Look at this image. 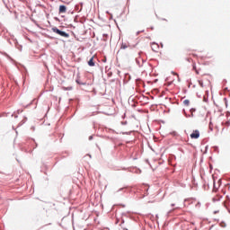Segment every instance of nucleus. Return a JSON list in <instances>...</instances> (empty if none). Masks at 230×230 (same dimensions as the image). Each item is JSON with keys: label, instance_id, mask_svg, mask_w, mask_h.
<instances>
[{"label": "nucleus", "instance_id": "f257e3e1", "mask_svg": "<svg viewBox=\"0 0 230 230\" xmlns=\"http://www.w3.org/2000/svg\"><path fill=\"white\" fill-rule=\"evenodd\" d=\"M52 31H53V33H57L58 35H60V37H64L65 39H69L68 33L58 30V28H57V27H53Z\"/></svg>", "mask_w": 230, "mask_h": 230}, {"label": "nucleus", "instance_id": "f03ea898", "mask_svg": "<svg viewBox=\"0 0 230 230\" xmlns=\"http://www.w3.org/2000/svg\"><path fill=\"white\" fill-rule=\"evenodd\" d=\"M199 84L202 88L209 87V85H211V82L209 81V79L206 78L199 80Z\"/></svg>", "mask_w": 230, "mask_h": 230}, {"label": "nucleus", "instance_id": "7ed1b4c3", "mask_svg": "<svg viewBox=\"0 0 230 230\" xmlns=\"http://www.w3.org/2000/svg\"><path fill=\"white\" fill-rule=\"evenodd\" d=\"M200 137V131L199 129H195L192 131L190 134V138L191 139H199Z\"/></svg>", "mask_w": 230, "mask_h": 230}, {"label": "nucleus", "instance_id": "20e7f679", "mask_svg": "<svg viewBox=\"0 0 230 230\" xmlns=\"http://www.w3.org/2000/svg\"><path fill=\"white\" fill-rule=\"evenodd\" d=\"M67 12V7L66 5L59 6V13H66Z\"/></svg>", "mask_w": 230, "mask_h": 230}, {"label": "nucleus", "instance_id": "39448f33", "mask_svg": "<svg viewBox=\"0 0 230 230\" xmlns=\"http://www.w3.org/2000/svg\"><path fill=\"white\" fill-rule=\"evenodd\" d=\"M88 66H90V67H94V58H90L88 61Z\"/></svg>", "mask_w": 230, "mask_h": 230}, {"label": "nucleus", "instance_id": "423d86ee", "mask_svg": "<svg viewBox=\"0 0 230 230\" xmlns=\"http://www.w3.org/2000/svg\"><path fill=\"white\" fill-rule=\"evenodd\" d=\"M183 105H185V107H189L190 106V100L186 99L183 101Z\"/></svg>", "mask_w": 230, "mask_h": 230}, {"label": "nucleus", "instance_id": "0eeeda50", "mask_svg": "<svg viewBox=\"0 0 230 230\" xmlns=\"http://www.w3.org/2000/svg\"><path fill=\"white\" fill-rule=\"evenodd\" d=\"M121 49H127V45H122Z\"/></svg>", "mask_w": 230, "mask_h": 230}, {"label": "nucleus", "instance_id": "6e6552de", "mask_svg": "<svg viewBox=\"0 0 230 230\" xmlns=\"http://www.w3.org/2000/svg\"><path fill=\"white\" fill-rule=\"evenodd\" d=\"M152 47L154 48H159V46H157V44H153Z\"/></svg>", "mask_w": 230, "mask_h": 230}, {"label": "nucleus", "instance_id": "1a4fd4ad", "mask_svg": "<svg viewBox=\"0 0 230 230\" xmlns=\"http://www.w3.org/2000/svg\"><path fill=\"white\" fill-rule=\"evenodd\" d=\"M217 213H220V210L214 211V215H217Z\"/></svg>", "mask_w": 230, "mask_h": 230}, {"label": "nucleus", "instance_id": "9d476101", "mask_svg": "<svg viewBox=\"0 0 230 230\" xmlns=\"http://www.w3.org/2000/svg\"><path fill=\"white\" fill-rule=\"evenodd\" d=\"M209 128H210V130H213V127L211 126V122L209 123Z\"/></svg>", "mask_w": 230, "mask_h": 230}, {"label": "nucleus", "instance_id": "9b49d317", "mask_svg": "<svg viewBox=\"0 0 230 230\" xmlns=\"http://www.w3.org/2000/svg\"><path fill=\"white\" fill-rule=\"evenodd\" d=\"M174 75H176L178 81L181 82V79H179V75H177V74H174Z\"/></svg>", "mask_w": 230, "mask_h": 230}, {"label": "nucleus", "instance_id": "f8f14e48", "mask_svg": "<svg viewBox=\"0 0 230 230\" xmlns=\"http://www.w3.org/2000/svg\"><path fill=\"white\" fill-rule=\"evenodd\" d=\"M190 112H195V109H191V110H190Z\"/></svg>", "mask_w": 230, "mask_h": 230}, {"label": "nucleus", "instance_id": "ddd939ff", "mask_svg": "<svg viewBox=\"0 0 230 230\" xmlns=\"http://www.w3.org/2000/svg\"><path fill=\"white\" fill-rule=\"evenodd\" d=\"M89 139H90V140L93 139V136L89 137Z\"/></svg>", "mask_w": 230, "mask_h": 230}, {"label": "nucleus", "instance_id": "4468645a", "mask_svg": "<svg viewBox=\"0 0 230 230\" xmlns=\"http://www.w3.org/2000/svg\"><path fill=\"white\" fill-rule=\"evenodd\" d=\"M196 74L199 75V71L196 70Z\"/></svg>", "mask_w": 230, "mask_h": 230}, {"label": "nucleus", "instance_id": "2eb2a0df", "mask_svg": "<svg viewBox=\"0 0 230 230\" xmlns=\"http://www.w3.org/2000/svg\"><path fill=\"white\" fill-rule=\"evenodd\" d=\"M153 50H154V51H157V50H155V49H153Z\"/></svg>", "mask_w": 230, "mask_h": 230}, {"label": "nucleus", "instance_id": "dca6fc26", "mask_svg": "<svg viewBox=\"0 0 230 230\" xmlns=\"http://www.w3.org/2000/svg\"><path fill=\"white\" fill-rule=\"evenodd\" d=\"M193 69H195V66H193Z\"/></svg>", "mask_w": 230, "mask_h": 230}]
</instances>
